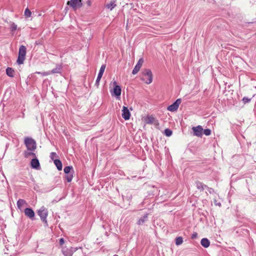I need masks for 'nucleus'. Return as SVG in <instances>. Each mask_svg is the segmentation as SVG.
<instances>
[{
	"label": "nucleus",
	"mask_w": 256,
	"mask_h": 256,
	"mask_svg": "<svg viewBox=\"0 0 256 256\" xmlns=\"http://www.w3.org/2000/svg\"><path fill=\"white\" fill-rule=\"evenodd\" d=\"M26 48L24 46H20L18 50V56L16 62L18 64H24L26 59Z\"/></svg>",
	"instance_id": "obj_2"
},
{
	"label": "nucleus",
	"mask_w": 256,
	"mask_h": 256,
	"mask_svg": "<svg viewBox=\"0 0 256 256\" xmlns=\"http://www.w3.org/2000/svg\"><path fill=\"white\" fill-rule=\"evenodd\" d=\"M172 131L169 128H166L164 130V134L167 136H172Z\"/></svg>",
	"instance_id": "obj_27"
},
{
	"label": "nucleus",
	"mask_w": 256,
	"mask_h": 256,
	"mask_svg": "<svg viewBox=\"0 0 256 256\" xmlns=\"http://www.w3.org/2000/svg\"><path fill=\"white\" fill-rule=\"evenodd\" d=\"M196 188L200 191H203L204 188H207V186L200 181H196Z\"/></svg>",
	"instance_id": "obj_14"
},
{
	"label": "nucleus",
	"mask_w": 256,
	"mask_h": 256,
	"mask_svg": "<svg viewBox=\"0 0 256 256\" xmlns=\"http://www.w3.org/2000/svg\"><path fill=\"white\" fill-rule=\"evenodd\" d=\"M38 214L40 216L42 221L47 224L46 218L48 215V210L44 206H42L38 210Z\"/></svg>",
	"instance_id": "obj_4"
},
{
	"label": "nucleus",
	"mask_w": 256,
	"mask_h": 256,
	"mask_svg": "<svg viewBox=\"0 0 256 256\" xmlns=\"http://www.w3.org/2000/svg\"><path fill=\"white\" fill-rule=\"evenodd\" d=\"M72 169V166H66L64 168V172L66 174H70V170Z\"/></svg>",
	"instance_id": "obj_25"
},
{
	"label": "nucleus",
	"mask_w": 256,
	"mask_h": 256,
	"mask_svg": "<svg viewBox=\"0 0 256 256\" xmlns=\"http://www.w3.org/2000/svg\"><path fill=\"white\" fill-rule=\"evenodd\" d=\"M31 14L32 12L28 8H26L24 11V16L26 18H30L31 16Z\"/></svg>",
	"instance_id": "obj_28"
},
{
	"label": "nucleus",
	"mask_w": 256,
	"mask_h": 256,
	"mask_svg": "<svg viewBox=\"0 0 256 256\" xmlns=\"http://www.w3.org/2000/svg\"><path fill=\"white\" fill-rule=\"evenodd\" d=\"M198 236V234L196 232H194L192 234V239H194V238H196Z\"/></svg>",
	"instance_id": "obj_36"
},
{
	"label": "nucleus",
	"mask_w": 256,
	"mask_h": 256,
	"mask_svg": "<svg viewBox=\"0 0 256 256\" xmlns=\"http://www.w3.org/2000/svg\"><path fill=\"white\" fill-rule=\"evenodd\" d=\"M116 6V0L111 1L110 3L106 5V7L110 10H112Z\"/></svg>",
	"instance_id": "obj_16"
},
{
	"label": "nucleus",
	"mask_w": 256,
	"mask_h": 256,
	"mask_svg": "<svg viewBox=\"0 0 256 256\" xmlns=\"http://www.w3.org/2000/svg\"><path fill=\"white\" fill-rule=\"evenodd\" d=\"M30 166L32 168L38 170L40 168V164L38 159L32 158L30 162Z\"/></svg>",
	"instance_id": "obj_13"
},
{
	"label": "nucleus",
	"mask_w": 256,
	"mask_h": 256,
	"mask_svg": "<svg viewBox=\"0 0 256 256\" xmlns=\"http://www.w3.org/2000/svg\"><path fill=\"white\" fill-rule=\"evenodd\" d=\"M67 4L72 7L74 10L80 8L82 6L81 0H70L68 2Z\"/></svg>",
	"instance_id": "obj_5"
},
{
	"label": "nucleus",
	"mask_w": 256,
	"mask_h": 256,
	"mask_svg": "<svg viewBox=\"0 0 256 256\" xmlns=\"http://www.w3.org/2000/svg\"><path fill=\"white\" fill-rule=\"evenodd\" d=\"M56 156H57L56 154L54 152H52L50 154V157L51 159L54 160V158L56 157Z\"/></svg>",
	"instance_id": "obj_34"
},
{
	"label": "nucleus",
	"mask_w": 256,
	"mask_h": 256,
	"mask_svg": "<svg viewBox=\"0 0 256 256\" xmlns=\"http://www.w3.org/2000/svg\"><path fill=\"white\" fill-rule=\"evenodd\" d=\"M252 98H248V97H244L242 100L244 102V104L248 103L250 102Z\"/></svg>",
	"instance_id": "obj_31"
},
{
	"label": "nucleus",
	"mask_w": 256,
	"mask_h": 256,
	"mask_svg": "<svg viewBox=\"0 0 256 256\" xmlns=\"http://www.w3.org/2000/svg\"><path fill=\"white\" fill-rule=\"evenodd\" d=\"M200 244L202 246L205 248H207L210 246V242L208 238H203L200 241Z\"/></svg>",
	"instance_id": "obj_15"
},
{
	"label": "nucleus",
	"mask_w": 256,
	"mask_h": 256,
	"mask_svg": "<svg viewBox=\"0 0 256 256\" xmlns=\"http://www.w3.org/2000/svg\"><path fill=\"white\" fill-rule=\"evenodd\" d=\"M181 102H182L181 99H180V98L177 99L175 101V102H174L172 104L169 106L168 107V108H167L168 110L169 111H170V112L176 111L178 109V106L181 103Z\"/></svg>",
	"instance_id": "obj_6"
},
{
	"label": "nucleus",
	"mask_w": 256,
	"mask_h": 256,
	"mask_svg": "<svg viewBox=\"0 0 256 256\" xmlns=\"http://www.w3.org/2000/svg\"><path fill=\"white\" fill-rule=\"evenodd\" d=\"M144 62V60L142 58H140L139 59L138 62H137L136 64L134 66V70H132V74H136L138 71L140 70V68H141L142 64Z\"/></svg>",
	"instance_id": "obj_9"
},
{
	"label": "nucleus",
	"mask_w": 256,
	"mask_h": 256,
	"mask_svg": "<svg viewBox=\"0 0 256 256\" xmlns=\"http://www.w3.org/2000/svg\"><path fill=\"white\" fill-rule=\"evenodd\" d=\"M106 67V64L102 65V66H101V67L100 68V70H99L98 75V76H100V77H101V78L102 77V75L104 74V71L105 70Z\"/></svg>",
	"instance_id": "obj_23"
},
{
	"label": "nucleus",
	"mask_w": 256,
	"mask_h": 256,
	"mask_svg": "<svg viewBox=\"0 0 256 256\" xmlns=\"http://www.w3.org/2000/svg\"><path fill=\"white\" fill-rule=\"evenodd\" d=\"M33 152L34 151H30V150L24 151V156L26 158H28L30 156H32L33 157H36V154L34 152Z\"/></svg>",
	"instance_id": "obj_21"
},
{
	"label": "nucleus",
	"mask_w": 256,
	"mask_h": 256,
	"mask_svg": "<svg viewBox=\"0 0 256 256\" xmlns=\"http://www.w3.org/2000/svg\"><path fill=\"white\" fill-rule=\"evenodd\" d=\"M24 143L28 150L34 151L36 148V142L31 138L26 137L24 138Z\"/></svg>",
	"instance_id": "obj_1"
},
{
	"label": "nucleus",
	"mask_w": 256,
	"mask_h": 256,
	"mask_svg": "<svg viewBox=\"0 0 256 256\" xmlns=\"http://www.w3.org/2000/svg\"><path fill=\"white\" fill-rule=\"evenodd\" d=\"M54 164L56 166L58 170H62V164L60 160L56 159L54 160Z\"/></svg>",
	"instance_id": "obj_18"
},
{
	"label": "nucleus",
	"mask_w": 256,
	"mask_h": 256,
	"mask_svg": "<svg viewBox=\"0 0 256 256\" xmlns=\"http://www.w3.org/2000/svg\"><path fill=\"white\" fill-rule=\"evenodd\" d=\"M142 75L144 76L142 80H144L146 84H150L152 82V74L150 69L144 70L142 72Z\"/></svg>",
	"instance_id": "obj_3"
},
{
	"label": "nucleus",
	"mask_w": 256,
	"mask_h": 256,
	"mask_svg": "<svg viewBox=\"0 0 256 256\" xmlns=\"http://www.w3.org/2000/svg\"><path fill=\"white\" fill-rule=\"evenodd\" d=\"M113 84L114 86L113 90V94L115 96L118 97L121 94V88L116 84V81L114 82Z\"/></svg>",
	"instance_id": "obj_10"
},
{
	"label": "nucleus",
	"mask_w": 256,
	"mask_h": 256,
	"mask_svg": "<svg viewBox=\"0 0 256 256\" xmlns=\"http://www.w3.org/2000/svg\"><path fill=\"white\" fill-rule=\"evenodd\" d=\"M114 256H118L117 254H114Z\"/></svg>",
	"instance_id": "obj_41"
},
{
	"label": "nucleus",
	"mask_w": 256,
	"mask_h": 256,
	"mask_svg": "<svg viewBox=\"0 0 256 256\" xmlns=\"http://www.w3.org/2000/svg\"><path fill=\"white\" fill-rule=\"evenodd\" d=\"M148 123L152 124L154 122L155 119L153 116H149L148 117Z\"/></svg>",
	"instance_id": "obj_32"
},
{
	"label": "nucleus",
	"mask_w": 256,
	"mask_h": 256,
	"mask_svg": "<svg viewBox=\"0 0 256 256\" xmlns=\"http://www.w3.org/2000/svg\"><path fill=\"white\" fill-rule=\"evenodd\" d=\"M183 242L182 238L181 236L178 237L176 238V244L177 246L181 244Z\"/></svg>",
	"instance_id": "obj_26"
},
{
	"label": "nucleus",
	"mask_w": 256,
	"mask_h": 256,
	"mask_svg": "<svg viewBox=\"0 0 256 256\" xmlns=\"http://www.w3.org/2000/svg\"><path fill=\"white\" fill-rule=\"evenodd\" d=\"M76 250V248L70 247V248H64L62 252L64 256H72Z\"/></svg>",
	"instance_id": "obj_7"
},
{
	"label": "nucleus",
	"mask_w": 256,
	"mask_h": 256,
	"mask_svg": "<svg viewBox=\"0 0 256 256\" xmlns=\"http://www.w3.org/2000/svg\"><path fill=\"white\" fill-rule=\"evenodd\" d=\"M101 77H100V76H98L97 77V78L96 80V83H95V85L98 88V86H99V84H100V80L101 79Z\"/></svg>",
	"instance_id": "obj_33"
},
{
	"label": "nucleus",
	"mask_w": 256,
	"mask_h": 256,
	"mask_svg": "<svg viewBox=\"0 0 256 256\" xmlns=\"http://www.w3.org/2000/svg\"><path fill=\"white\" fill-rule=\"evenodd\" d=\"M214 202L216 206H221V204L220 202H218L216 200H214Z\"/></svg>",
	"instance_id": "obj_37"
},
{
	"label": "nucleus",
	"mask_w": 256,
	"mask_h": 256,
	"mask_svg": "<svg viewBox=\"0 0 256 256\" xmlns=\"http://www.w3.org/2000/svg\"><path fill=\"white\" fill-rule=\"evenodd\" d=\"M62 66L60 65L57 64L56 68L52 69L51 71H50L51 74H60L62 70Z\"/></svg>",
	"instance_id": "obj_17"
},
{
	"label": "nucleus",
	"mask_w": 256,
	"mask_h": 256,
	"mask_svg": "<svg viewBox=\"0 0 256 256\" xmlns=\"http://www.w3.org/2000/svg\"><path fill=\"white\" fill-rule=\"evenodd\" d=\"M10 29L12 31H15L17 29V25L14 22L10 24Z\"/></svg>",
	"instance_id": "obj_30"
},
{
	"label": "nucleus",
	"mask_w": 256,
	"mask_h": 256,
	"mask_svg": "<svg viewBox=\"0 0 256 256\" xmlns=\"http://www.w3.org/2000/svg\"><path fill=\"white\" fill-rule=\"evenodd\" d=\"M14 71L11 68H8L6 69V74L10 77L12 78L14 76Z\"/></svg>",
	"instance_id": "obj_20"
},
{
	"label": "nucleus",
	"mask_w": 256,
	"mask_h": 256,
	"mask_svg": "<svg viewBox=\"0 0 256 256\" xmlns=\"http://www.w3.org/2000/svg\"><path fill=\"white\" fill-rule=\"evenodd\" d=\"M24 212L25 215L27 217H28L32 220H33L34 219L35 214H34V211L32 210V208H25Z\"/></svg>",
	"instance_id": "obj_12"
},
{
	"label": "nucleus",
	"mask_w": 256,
	"mask_h": 256,
	"mask_svg": "<svg viewBox=\"0 0 256 256\" xmlns=\"http://www.w3.org/2000/svg\"><path fill=\"white\" fill-rule=\"evenodd\" d=\"M72 178H73L72 174L70 173V174H66L65 178L66 179V181L68 182H70L72 180Z\"/></svg>",
	"instance_id": "obj_24"
},
{
	"label": "nucleus",
	"mask_w": 256,
	"mask_h": 256,
	"mask_svg": "<svg viewBox=\"0 0 256 256\" xmlns=\"http://www.w3.org/2000/svg\"><path fill=\"white\" fill-rule=\"evenodd\" d=\"M122 116L125 120H128L130 118V114L126 106L122 107Z\"/></svg>",
	"instance_id": "obj_11"
},
{
	"label": "nucleus",
	"mask_w": 256,
	"mask_h": 256,
	"mask_svg": "<svg viewBox=\"0 0 256 256\" xmlns=\"http://www.w3.org/2000/svg\"><path fill=\"white\" fill-rule=\"evenodd\" d=\"M194 134L198 137H202V136L203 128L200 126L192 128Z\"/></svg>",
	"instance_id": "obj_8"
},
{
	"label": "nucleus",
	"mask_w": 256,
	"mask_h": 256,
	"mask_svg": "<svg viewBox=\"0 0 256 256\" xmlns=\"http://www.w3.org/2000/svg\"><path fill=\"white\" fill-rule=\"evenodd\" d=\"M206 188L208 189V190L210 193L214 192V190L212 188H208V186Z\"/></svg>",
	"instance_id": "obj_40"
},
{
	"label": "nucleus",
	"mask_w": 256,
	"mask_h": 256,
	"mask_svg": "<svg viewBox=\"0 0 256 256\" xmlns=\"http://www.w3.org/2000/svg\"><path fill=\"white\" fill-rule=\"evenodd\" d=\"M86 4L88 6H90L92 5V2L90 0H88L86 1Z\"/></svg>",
	"instance_id": "obj_39"
},
{
	"label": "nucleus",
	"mask_w": 256,
	"mask_h": 256,
	"mask_svg": "<svg viewBox=\"0 0 256 256\" xmlns=\"http://www.w3.org/2000/svg\"><path fill=\"white\" fill-rule=\"evenodd\" d=\"M64 239L63 238H60V245L64 244Z\"/></svg>",
	"instance_id": "obj_38"
},
{
	"label": "nucleus",
	"mask_w": 256,
	"mask_h": 256,
	"mask_svg": "<svg viewBox=\"0 0 256 256\" xmlns=\"http://www.w3.org/2000/svg\"><path fill=\"white\" fill-rule=\"evenodd\" d=\"M202 132L206 136H210L211 134V130L208 128L205 129L204 130H203Z\"/></svg>",
	"instance_id": "obj_29"
},
{
	"label": "nucleus",
	"mask_w": 256,
	"mask_h": 256,
	"mask_svg": "<svg viewBox=\"0 0 256 256\" xmlns=\"http://www.w3.org/2000/svg\"><path fill=\"white\" fill-rule=\"evenodd\" d=\"M26 204V202L22 199H19L17 202L18 208L20 209L24 204Z\"/></svg>",
	"instance_id": "obj_22"
},
{
	"label": "nucleus",
	"mask_w": 256,
	"mask_h": 256,
	"mask_svg": "<svg viewBox=\"0 0 256 256\" xmlns=\"http://www.w3.org/2000/svg\"><path fill=\"white\" fill-rule=\"evenodd\" d=\"M148 214H145L142 217L140 218L138 222H137V224L138 225H141L143 224L145 222H146L148 220Z\"/></svg>",
	"instance_id": "obj_19"
},
{
	"label": "nucleus",
	"mask_w": 256,
	"mask_h": 256,
	"mask_svg": "<svg viewBox=\"0 0 256 256\" xmlns=\"http://www.w3.org/2000/svg\"><path fill=\"white\" fill-rule=\"evenodd\" d=\"M37 74H40V72H36ZM41 74L43 76H48L49 74H50V72H44L42 73H41Z\"/></svg>",
	"instance_id": "obj_35"
}]
</instances>
